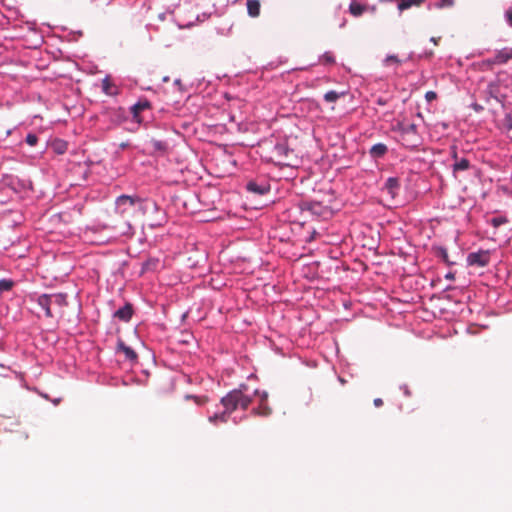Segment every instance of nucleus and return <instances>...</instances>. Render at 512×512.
I'll return each mask as SVG.
<instances>
[{
	"instance_id": "29",
	"label": "nucleus",
	"mask_w": 512,
	"mask_h": 512,
	"mask_svg": "<svg viewBox=\"0 0 512 512\" xmlns=\"http://www.w3.org/2000/svg\"><path fill=\"white\" fill-rule=\"evenodd\" d=\"M187 399H194L195 402L198 404V405H203L206 403L207 399L205 397H198V396H191V395H187L186 396Z\"/></svg>"
},
{
	"instance_id": "41",
	"label": "nucleus",
	"mask_w": 512,
	"mask_h": 512,
	"mask_svg": "<svg viewBox=\"0 0 512 512\" xmlns=\"http://www.w3.org/2000/svg\"><path fill=\"white\" fill-rule=\"evenodd\" d=\"M372 12H375L376 11V6H372L369 8Z\"/></svg>"
},
{
	"instance_id": "32",
	"label": "nucleus",
	"mask_w": 512,
	"mask_h": 512,
	"mask_svg": "<svg viewBox=\"0 0 512 512\" xmlns=\"http://www.w3.org/2000/svg\"><path fill=\"white\" fill-rule=\"evenodd\" d=\"M400 388L403 390V392H404V394H405L406 396H409V395H410V391H409V389H408V386H407V385H402Z\"/></svg>"
},
{
	"instance_id": "44",
	"label": "nucleus",
	"mask_w": 512,
	"mask_h": 512,
	"mask_svg": "<svg viewBox=\"0 0 512 512\" xmlns=\"http://www.w3.org/2000/svg\"><path fill=\"white\" fill-rule=\"evenodd\" d=\"M163 81H164V82L169 81V77H168V76L164 77V78H163Z\"/></svg>"
},
{
	"instance_id": "3",
	"label": "nucleus",
	"mask_w": 512,
	"mask_h": 512,
	"mask_svg": "<svg viewBox=\"0 0 512 512\" xmlns=\"http://www.w3.org/2000/svg\"><path fill=\"white\" fill-rule=\"evenodd\" d=\"M303 213H308L313 217H325L328 214L327 206L317 201H303L300 205Z\"/></svg>"
},
{
	"instance_id": "20",
	"label": "nucleus",
	"mask_w": 512,
	"mask_h": 512,
	"mask_svg": "<svg viewBox=\"0 0 512 512\" xmlns=\"http://www.w3.org/2000/svg\"><path fill=\"white\" fill-rule=\"evenodd\" d=\"M150 104L147 100L144 101H138L132 106V113L134 118L138 116V113L144 109L149 108Z\"/></svg>"
},
{
	"instance_id": "23",
	"label": "nucleus",
	"mask_w": 512,
	"mask_h": 512,
	"mask_svg": "<svg viewBox=\"0 0 512 512\" xmlns=\"http://www.w3.org/2000/svg\"><path fill=\"white\" fill-rule=\"evenodd\" d=\"M13 281L10 279L0 280V292L9 291L13 287Z\"/></svg>"
},
{
	"instance_id": "19",
	"label": "nucleus",
	"mask_w": 512,
	"mask_h": 512,
	"mask_svg": "<svg viewBox=\"0 0 512 512\" xmlns=\"http://www.w3.org/2000/svg\"><path fill=\"white\" fill-rule=\"evenodd\" d=\"M160 264L159 259L157 258H149L146 262L142 265V272L150 271V270H156Z\"/></svg>"
},
{
	"instance_id": "38",
	"label": "nucleus",
	"mask_w": 512,
	"mask_h": 512,
	"mask_svg": "<svg viewBox=\"0 0 512 512\" xmlns=\"http://www.w3.org/2000/svg\"><path fill=\"white\" fill-rule=\"evenodd\" d=\"M474 109H475L476 111H480V110H482V107H481V106H479V105H475V106H474Z\"/></svg>"
},
{
	"instance_id": "8",
	"label": "nucleus",
	"mask_w": 512,
	"mask_h": 512,
	"mask_svg": "<svg viewBox=\"0 0 512 512\" xmlns=\"http://www.w3.org/2000/svg\"><path fill=\"white\" fill-rule=\"evenodd\" d=\"M116 353H123L125 359L132 363L136 362L138 359L137 353L131 347L127 346L121 339H118L117 341Z\"/></svg>"
},
{
	"instance_id": "31",
	"label": "nucleus",
	"mask_w": 512,
	"mask_h": 512,
	"mask_svg": "<svg viewBox=\"0 0 512 512\" xmlns=\"http://www.w3.org/2000/svg\"><path fill=\"white\" fill-rule=\"evenodd\" d=\"M436 98H437V94L434 91H427L425 94V99L428 102H431V101L435 100Z\"/></svg>"
},
{
	"instance_id": "7",
	"label": "nucleus",
	"mask_w": 512,
	"mask_h": 512,
	"mask_svg": "<svg viewBox=\"0 0 512 512\" xmlns=\"http://www.w3.org/2000/svg\"><path fill=\"white\" fill-rule=\"evenodd\" d=\"M101 89L102 92L107 96H117L120 94L119 86L111 81L109 75H106L102 79Z\"/></svg>"
},
{
	"instance_id": "45",
	"label": "nucleus",
	"mask_w": 512,
	"mask_h": 512,
	"mask_svg": "<svg viewBox=\"0 0 512 512\" xmlns=\"http://www.w3.org/2000/svg\"><path fill=\"white\" fill-rule=\"evenodd\" d=\"M179 83H180V80H179V79H176V80H175V84H176V85H179Z\"/></svg>"
},
{
	"instance_id": "36",
	"label": "nucleus",
	"mask_w": 512,
	"mask_h": 512,
	"mask_svg": "<svg viewBox=\"0 0 512 512\" xmlns=\"http://www.w3.org/2000/svg\"><path fill=\"white\" fill-rule=\"evenodd\" d=\"M432 55H433L432 51H428V52L424 53V56L427 57V58L431 57Z\"/></svg>"
},
{
	"instance_id": "40",
	"label": "nucleus",
	"mask_w": 512,
	"mask_h": 512,
	"mask_svg": "<svg viewBox=\"0 0 512 512\" xmlns=\"http://www.w3.org/2000/svg\"><path fill=\"white\" fill-rule=\"evenodd\" d=\"M152 205H153L154 209H156V210L158 209V205L156 204V202H152Z\"/></svg>"
},
{
	"instance_id": "21",
	"label": "nucleus",
	"mask_w": 512,
	"mask_h": 512,
	"mask_svg": "<svg viewBox=\"0 0 512 512\" xmlns=\"http://www.w3.org/2000/svg\"><path fill=\"white\" fill-rule=\"evenodd\" d=\"M340 96H341L340 93H338L334 90H330L324 94V100L326 102L333 103V102H336L340 98Z\"/></svg>"
},
{
	"instance_id": "37",
	"label": "nucleus",
	"mask_w": 512,
	"mask_h": 512,
	"mask_svg": "<svg viewBox=\"0 0 512 512\" xmlns=\"http://www.w3.org/2000/svg\"><path fill=\"white\" fill-rule=\"evenodd\" d=\"M345 24H346V20H345V19H343V20H342V22H341V23H340V25H339V26H340V28L344 27V26H345Z\"/></svg>"
},
{
	"instance_id": "28",
	"label": "nucleus",
	"mask_w": 512,
	"mask_h": 512,
	"mask_svg": "<svg viewBox=\"0 0 512 512\" xmlns=\"http://www.w3.org/2000/svg\"><path fill=\"white\" fill-rule=\"evenodd\" d=\"M491 223L494 227H499L506 223V219L504 217H495L491 220Z\"/></svg>"
},
{
	"instance_id": "25",
	"label": "nucleus",
	"mask_w": 512,
	"mask_h": 512,
	"mask_svg": "<svg viewBox=\"0 0 512 512\" xmlns=\"http://www.w3.org/2000/svg\"><path fill=\"white\" fill-rule=\"evenodd\" d=\"M25 141L29 146H35L38 142V137L34 133H29L27 134Z\"/></svg>"
},
{
	"instance_id": "16",
	"label": "nucleus",
	"mask_w": 512,
	"mask_h": 512,
	"mask_svg": "<svg viewBox=\"0 0 512 512\" xmlns=\"http://www.w3.org/2000/svg\"><path fill=\"white\" fill-rule=\"evenodd\" d=\"M247 12L251 17H257L260 14L259 0H247Z\"/></svg>"
},
{
	"instance_id": "5",
	"label": "nucleus",
	"mask_w": 512,
	"mask_h": 512,
	"mask_svg": "<svg viewBox=\"0 0 512 512\" xmlns=\"http://www.w3.org/2000/svg\"><path fill=\"white\" fill-rule=\"evenodd\" d=\"M246 189L253 194L265 195L270 191V184L266 179L250 180L246 184Z\"/></svg>"
},
{
	"instance_id": "10",
	"label": "nucleus",
	"mask_w": 512,
	"mask_h": 512,
	"mask_svg": "<svg viewBox=\"0 0 512 512\" xmlns=\"http://www.w3.org/2000/svg\"><path fill=\"white\" fill-rule=\"evenodd\" d=\"M452 158L454 163L452 165L453 173L456 174L460 171H466L470 168V161L466 158H458L457 151L455 148L452 149Z\"/></svg>"
},
{
	"instance_id": "12",
	"label": "nucleus",
	"mask_w": 512,
	"mask_h": 512,
	"mask_svg": "<svg viewBox=\"0 0 512 512\" xmlns=\"http://www.w3.org/2000/svg\"><path fill=\"white\" fill-rule=\"evenodd\" d=\"M132 315L133 308L132 305L129 303L125 304L123 307L119 308L114 312V317L124 322L130 321Z\"/></svg>"
},
{
	"instance_id": "33",
	"label": "nucleus",
	"mask_w": 512,
	"mask_h": 512,
	"mask_svg": "<svg viewBox=\"0 0 512 512\" xmlns=\"http://www.w3.org/2000/svg\"><path fill=\"white\" fill-rule=\"evenodd\" d=\"M382 404H383V401H382V399H381V398H376V399H374V405H375L376 407H380Z\"/></svg>"
},
{
	"instance_id": "4",
	"label": "nucleus",
	"mask_w": 512,
	"mask_h": 512,
	"mask_svg": "<svg viewBox=\"0 0 512 512\" xmlns=\"http://www.w3.org/2000/svg\"><path fill=\"white\" fill-rule=\"evenodd\" d=\"M490 260V253L486 250H479L477 252L469 253L467 256V263L470 266L484 267L488 265Z\"/></svg>"
},
{
	"instance_id": "15",
	"label": "nucleus",
	"mask_w": 512,
	"mask_h": 512,
	"mask_svg": "<svg viewBox=\"0 0 512 512\" xmlns=\"http://www.w3.org/2000/svg\"><path fill=\"white\" fill-rule=\"evenodd\" d=\"M366 10H368V6L366 5H363V4H360V3H357L355 1H352L349 5V12L354 16V17H359L361 16Z\"/></svg>"
},
{
	"instance_id": "13",
	"label": "nucleus",
	"mask_w": 512,
	"mask_h": 512,
	"mask_svg": "<svg viewBox=\"0 0 512 512\" xmlns=\"http://www.w3.org/2000/svg\"><path fill=\"white\" fill-rule=\"evenodd\" d=\"M387 151L388 148L384 143H377L370 148L369 153L371 157L377 159L383 157L387 153Z\"/></svg>"
},
{
	"instance_id": "30",
	"label": "nucleus",
	"mask_w": 512,
	"mask_h": 512,
	"mask_svg": "<svg viewBox=\"0 0 512 512\" xmlns=\"http://www.w3.org/2000/svg\"><path fill=\"white\" fill-rule=\"evenodd\" d=\"M505 19L509 26L512 27V6L508 10H506Z\"/></svg>"
},
{
	"instance_id": "35",
	"label": "nucleus",
	"mask_w": 512,
	"mask_h": 512,
	"mask_svg": "<svg viewBox=\"0 0 512 512\" xmlns=\"http://www.w3.org/2000/svg\"><path fill=\"white\" fill-rule=\"evenodd\" d=\"M438 40H439V38H435V37H431V38H430V41H431L432 43H434L435 45H437V44H438Z\"/></svg>"
},
{
	"instance_id": "11",
	"label": "nucleus",
	"mask_w": 512,
	"mask_h": 512,
	"mask_svg": "<svg viewBox=\"0 0 512 512\" xmlns=\"http://www.w3.org/2000/svg\"><path fill=\"white\" fill-rule=\"evenodd\" d=\"M36 303L44 310L46 317H53L50 306L52 305L53 299L49 297V294L37 295L35 299Z\"/></svg>"
},
{
	"instance_id": "9",
	"label": "nucleus",
	"mask_w": 512,
	"mask_h": 512,
	"mask_svg": "<svg viewBox=\"0 0 512 512\" xmlns=\"http://www.w3.org/2000/svg\"><path fill=\"white\" fill-rule=\"evenodd\" d=\"M510 59H512V48L506 47L498 50L493 59L488 60V63L501 65L507 63Z\"/></svg>"
},
{
	"instance_id": "17",
	"label": "nucleus",
	"mask_w": 512,
	"mask_h": 512,
	"mask_svg": "<svg viewBox=\"0 0 512 512\" xmlns=\"http://www.w3.org/2000/svg\"><path fill=\"white\" fill-rule=\"evenodd\" d=\"M49 297L53 299L52 304L63 307L67 305V295L64 293L49 294Z\"/></svg>"
},
{
	"instance_id": "24",
	"label": "nucleus",
	"mask_w": 512,
	"mask_h": 512,
	"mask_svg": "<svg viewBox=\"0 0 512 512\" xmlns=\"http://www.w3.org/2000/svg\"><path fill=\"white\" fill-rule=\"evenodd\" d=\"M390 63L399 65L402 63V60H400L396 55H387L384 59V65H389Z\"/></svg>"
},
{
	"instance_id": "22",
	"label": "nucleus",
	"mask_w": 512,
	"mask_h": 512,
	"mask_svg": "<svg viewBox=\"0 0 512 512\" xmlns=\"http://www.w3.org/2000/svg\"><path fill=\"white\" fill-rule=\"evenodd\" d=\"M320 61L323 64H334L335 63V57H334V55L331 52L327 51V52L323 53L320 56Z\"/></svg>"
},
{
	"instance_id": "27",
	"label": "nucleus",
	"mask_w": 512,
	"mask_h": 512,
	"mask_svg": "<svg viewBox=\"0 0 512 512\" xmlns=\"http://www.w3.org/2000/svg\"><path fill=\"white\" fill-rule=\"evenodd\" d=\"M504 126L505 128L510 131L512 130V115L511 114H507L504 118Z\"/></svg>"
},
{
	"instance_id": "1",
	"label": "nucleus",
	"mask_w": 512,
	"mask_h": 512,
	"mask_svg": "<svg viewBox=\"0 0 512 512\" xmlns=\"http://www.w3.org/2000/svg\"><path fill=\"white\" fill-rule=\"evenodd\" d=\"M253 396H258L260 400L258 407L252 410V414L269 416L271 408L267 404V391L255 389L252 394H249L247 385L241 384L237 389H233L226 396L222 397L221 404L224 407V411L209 416L208 421L214 425L218 424V422L226 423L231 413L235 410H246L251 404Z\"/></svg>"
},
{
	"instance_id": "42",
	"label": "nucleus",
	"mask_w": 512,
	"mask_h": 512,
	"mask_svg": "<svg viewBox=\"0 0 512 512\" xmlns=\"http://www.w3.org/2000/svg\"><path fill=\"white\" fill-rule=\"evenodd\" d=\"M413 56H414V53L412 52V53H410V54H409L408 59H409V60H410V59H412V58H413Z\"/></svg>"
},
{
	"instance_id": "6",
	"label": "nucleus",
	"mask_w": 512,
	"mask_h": 512,
	"mask_svg": "<svg viewBox=\"0 0 512 512\" xmlns=\"http://www.w3.org/2000/svg\"><path fill=\"white\" fill-rule=\"evenodd\" d=\"M273 153L278 158L279 163L286 164L285 160L293 154V150L289 148L286 141H281L274 145Z\"/></svg>"
},
{
	"instance_id": "14",
	"label": "nucleus",
	"mask_w": 512,
	"mask_h": 512,
	"mask_svg": "<svg viewBox=\"0 0 512 512\" xmlns=\"http://www.w3.org/2000/svg\"><path fill=\"white\" fill-rule=\"evenodd\" d=\"M425 0H398L397 8L399 12H403L412 6H420Z\"/></svg>"
},
{
	"instance_id": "2",
	"label": "nucleus",
	"mask_w": 512,
	"mask_h": 512,
	"mask_svg": "<svg viewBox=\"0 0 512 512\" xmlns=\"http://www.w3.org/2000/svg\"><path fill=\"white\" fill-rule=\"evenodd\" d=\"M142 200L137 196L120 195L115 200V210L120 215H125L132 207L137 203H141Z\"/></svg>"
},
{
	"instance_id": "46",
	"label": "nucleus",
	"mask_w": 512,
	"mask_h": 512,
	"mask_svg": "<svg viewBox=\"0 0 512 512\" xmlns=\"http://www.w3.org/2000/svg\"><path fill=\"white\" fill-rule=\"evenodd\" d=\"M126 225L128 227V230H130L131 229V225L128 222L126 223Z\"/></svg>"
},
{
	"instance_id": "39",
	"label": "nucleus",
	"mask_w": 512,
	"mask_h": 512,
	"mask_svg": "<svg viewBox=\"0 0 512 512\" xmlns=\"http://www.w3.org/2000/svg\"><path fill=\"white\" fill-rule=\"evenodd\" d=\"M418 144L416 143V141H414L411 145H408L409 147H416Z\"/></svg>"
},
{
	"instance_id": "26",
	"label": "nucleus",
	"mask_w": 512,
	"mask_h": 512,
	"mask_svg": "<svg viewBox=\"0 0 512 512\" xmlns=\"http://www.w3.org/2000/svg\"><path fill=\"white\" fill-rule=\"evenodd\" d=\"M453 0H440L435 4L437 8L451 7L453 5Z\"/></svg>"
},
{
	"instance_id": "18",
	"label": "nucleus",
	"mask_w": 512,
	"mask_h": 512,
	"mask_svg": "<svg viewBox=\"0 0 512 512\" xmlns=\"http://www.w3.org/2000/svg\"><path fill=\"white\" fill-rule=\"evenodd\" d=\"M400 131L403 136H408V137L409 136H412V137L417 136V126L415 124L402 125L400 127Z\"/></svg>"
},
{
	"instance_id": "34",
	"label": "nucleus",
	"mask_w": 512,
	"mask_h": 512,
	"mask_svg": "<svg viewBox=\"0 0 512 512\" xmlns=\"http://www.w3.org/2000/svg\"><path fill=\"white\" fill-rule=\"evenodd\" d=\"M387 182L389 185H393L397 182V180L395 178H389Z\"/></svg>"
},
{
	"instance_id": "43",
	"label": "nucleus",
	"mask_w": 512,
	"mask_h": 512,
	"mask_svg": "<svg viewBox=\"0 0 512 512\" xmlns=\"http://www.w3.org/2000/svg\"><path fill=\"white\" fill-rule=\"evenodd\" d=\"M155 146H156L157 148H160L161 143H160V142H156V143H155Z\"/></svg>"
}]
</instances>
